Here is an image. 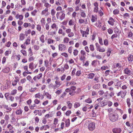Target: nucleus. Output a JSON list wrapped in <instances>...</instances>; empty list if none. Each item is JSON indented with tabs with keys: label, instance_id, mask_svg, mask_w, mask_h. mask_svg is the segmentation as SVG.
Returning a JSON list of instances; mask_svg holds the SVG:
<instances>
[{
	"label": "nucleus",
	"instance_id": "a19ab883",
	"mask_svg": "<svg viewBox=\"0 0 133 133\" xmlns=\"http://www.w3.org/2000/svg\"><path fill=\"white\" fill-rule=\"evenodd\" d=\"M47 43L48 44H52L53 43L54 41L50 38H49L48 39Z\"/></svg>",
	"mask_w": 133,
	"mask_h": 133
},
{
	"label": "nucleus",
	"instance_id": "72a5a7b5",
	"mask_svg": "<svg viewBox=\"0 0 133 133\" xmlns=\"http://www.w3.org/2000/svg\"><path fill=\"white\" fill-rule=\"evenodd\" d=\"M27 80L31 83H33L34 82L32 80L31 76L30 75L26 77Z\"/></svg>",
	"mask_w": 133,
	"mask_h": 133
},
{
	"label": "nucleus",
	"instance_id": "b1692460",
	"mask_svg": "<svg viewBox=\"0 0 133 133\" xmlns=\"http://www.w3.org/2000/svg\"><path fill=\"white\" fill-rule=\"evenodd\" d=\"M63 0H58L56 1L55 4L56 5L59 6L62 5L63 3Z\"/></svg>",
	"mask_w": 133,
	"mask_h": 133
},
{
	"label": "nucleus",
	"instance_id": "423d86ee",
	"mask_svg": "<svg viewBox=\"0 0 133 133\" xmlns=\"http://www.w3.org/2000/svg\"><path fill=\"white\" fill-rule=\"evenodd\" d=\"M95 46L97 51H98L101 52H104L105 51V49L103 48H101L98 43H95Z\"/></svg>",
	"mask_w": 133,
	"mask_h": 133
},
{
	"label": "nucleus",
	"instance_id": "e433bc0d",
	"mask_svg": "<svg viewBox=\"0 0 133 133\" xmlns=\"http://www.w3.org/2000/svg\"><path fill=\"white\" fill-rule=\"evenodd\" d=\"M69 41V38L67 37H66L64 38L63 39V42L64 43L67 44Z\"/></svg>",
	"mask_w": 133,
	"mask_h": 133
},
{
	"label": "nucleus",
	"instance_id": "1a4fd4ad",
	"mask_svg": "<svg viewBox=\"0 0 133 133\" xmlns=\"http://www.w3.org/2000/svg\"><path fill=\"white\" fill-rule=\"evenodd\" d=\"M58 50L61 51H64L66 49L65 45L63 44H60L58 45Z\"/></svg>",
	"mask_w": 133,
	"mask_h": 133
},
{
	"label": "nucleus",
	"instance_id": "774afa93",
	"mask_svg": "<svg viewBox=\"0 0 133 133\" xmlns=\"http://www.w3.org/2000/svg\"><path fill=\"white\" fill-rule=\"evenodd\" d=\"M36 29L39 32L41 31L42 29L41 25L39 24L37 25Z\"/></svg>",
	"mask_w": 133,
	"mask_h": 133
},
{
	"label": "nucleus",
	"instance_id": "4468645a",
	"mask_svg": "<svg viewBox=\"0 0 133 133\" xmlns=\"http://www.w3.org/2000/svg\"><path fill=\"white\" fill-rule=\"evenodd\" d=\"M122 66L120 63H115L113 65V68H114L118 69L117 70H121Z\"/></svg>",
	"mask_w": 133,
	"mask_h": 133
},
{
	"label": "nucleus",
	"instance_id": "680f3d73",
	"mask_svg": "<svg viewBox=\"0 0 133 133\" xmlns=\"http://www.w3.org/2000/svg\"><path fill=\"white\" fill-rule=\"evenodd\" d=\"M44 66L46 68H48L49 66V62L48 60H45L44 61Z\"/></svg>",
	"mask_w": 133,
	"mask_h": 133
},
{
	"label": "nucleus",
	"instance_id": "de8ad7c7",
	"mask_svg": "<svg viewBox=\"0 0 133 133\" xmlns=\"http://www.w3.org/2000/svg\"><path fill=\"white\" fill-rule=\"evenodd\" d=\"M108 101L107 100H104L102 102L101 104V106L103 107L108 104Z\"/></svg>",
	"mask_w": 133,
	"mask_h": 133
},
{
	"label": "nucleus",
	"instance_id": "473e14b6",
	"mask_svg": "<svg viewBox=\"0 0 133 133\" xmlns=\"http://www.w3.org/2000/svg\"><path fill=\"white\" fill-rule=\"evenodd\" d=\"M121 97L123 98L125 96L126 93L127 91L126 90L121 91Z\"/></svg>",
	"mask_w": 133,
	"mask_h": 133
},
{
	"label": "nucleus",
	"instance_id": "8fccbe9b",
	"mask_svg": "<svg viewBox=\"0 0 133 133\" xmlns=\"http://www.w3.org/2000/svg\"><path fill=\"white\" fill-rule=\"evenodd\" d=\"M37 12V10L35 9L31 12V15L32 16H35L36 15Z\"/></svg>",
	"mask_w": 133,
	"mask_h": 133
},
{
	"label": "nucleus",
	"instance_id": "20e7f679",
	"mask_svg": "<svg viewBox=\"0 0 133 133\" xmlns=\"http://www.w3.org/2000/svg\"><path fill=\"white\" fill-rule=\"evenodd\" d=\"M89 29L88 26H87V28L85 31L81 30V32L82 34V37H87V36L89 34Z\"/></svg>",
	"mask_w": 133,
	"mask_h": 133
},
{
	"label": "nucleus",
	"instance_id": "79ce46f5",
	"mask_svg": "<svg viewBox=\"0 0 133 133\" xmlns=\"http://www.w3.org/2000/svg\"><path fill=\"white\" fill-rule=\"evenodd\" d=\"M21 52L22 54L23 55L25 56H26L27 55V53L26 51L24 49H22L21 50Z\"/></svg>",
	"mask_w": 133,
	"mask_h": 133
},
{
	"label": "nucleus",
	"instance_id": "c756f323",
	"mask_svg": "<svg viewBox=\"0 0 133 133\" xmlns=\"http://www.w3.org/2000/svg\"><path fill=\"white\" fill-rule=\"evenodd\" d=\"M22 112L21 108H19L18 109H17L15 111V113L16 115H21L22 114Z\"/></svg>",
	"mask_w": 133,
	"mask_h": 133
},
{
	"label": "nucleus",
	"instance_id": "f03ea898",
	"mask_svg": "<svg viewBox=\"0 0 133 133\" xmlns=\"http://www.w3.org/2000/svg\"><path fill=\"white\" fill-rule=\"evenodd\" d=\"M86 124H89L88 127V129L90 131L94 130L95 128V123L93 122H89V120H87Z\"/></svg>",
	"mask_w": 133,
	"mask_h": 133
},
{
	"label": "nucleus",
	"instance_id": "0eeeda50",
	"mask_svg": "<svg viewBox=\"0 0 133 133\" xmlns=\"http://www.w3.org/2000/svg\"><path fill=\"white\" fill-rule=\"evenodd\" d=\"M7 128L10 133H14L15 128L11 124H8Z\"/></svg>",
	"mask_w": 133,
	"mask_h": 133
},
{
	"label": "nucleus",
	"instance_id": "69168bd1",
	"mask_svg": "<svg viewBox=\"0 0 133 133\" xmlns=\"http://www.w3.org/2000/svg\"><path fill=\"white\" fill-rule=\"evenodd\" d=\"M34 7L32 5L30 6L27 9V11H31L32 10L34 9Z\"/></svg>",
	"mask_w": 133,
	"mask_h": 133
},
{
	"label": "nucleus",
	"instance_id": "dca6fc26",
	"mask_svg": "<svg viewBox=\"0 0 133 133\" xmlns=\"http://www.w3.org/2000/svg\"><path fill=\"white\" fill-rule=\"evenodd\" d=\"M37 64L35 65L34 66V64L33 62H31L29 64V68L31 69V70H33V69L35 68L37 66Z\"/></svg>",
	"mask_w": 133,
	"mask_h": 133
},
{
	"label": "nucleus",
	"instance_id": "4c0bfd02",
	"mask_svg": "<svg viewBox=\"0 0 133 133\" xmlns=\"http://www.w3.org/2000/svg\"><path fill=\"white\" fill-rule=\"evenodd\" d=\"M46 96V97L49 99H50L51 98V95L48 92H46L44 94Z\"/></svg>",
	"mask_w": 133,
	"mask_h": 133
},
{
	"label": "nucleus",
	"instance_id": "f257e3e1",
	"mask_svg": "<svg viewBox=\"0 0 133 133\" xmlns=\"http://www.w3.org/2000/svg\"><path fill=\"white\" fill-rule=\"evenodd\" d=\"M86 56V52L83 50H81L80 52V54L79 55V60L83 62V63L85 61Z\"/></svg>",
	"mask_w": 133,
	"mask_h": 133
},
{
	"label": "nucleus",
	"instance_id": "052dcab7",
	"mask_svg": "<svg viewBox=\"0 0 133 133\" xmlns=\"http://www.w3.org/2000/svg\"><path fill=\"white\" fill-rule=\"evenodd\" d=\"M17 90L16 89H14L12 90L10 93V94L12 95H15L17 94Z\"/></svg>",
	"mask_w": 133,
	"mask_h": 133
},
{
	"label": "nucleus",
	"instance_id": "6e6552de",
	"mask_svg": "<svg viewBox=\"0 0 133 133\" xmlns=\"http://www.w3.org/2000/svg\"><path fill=\"white\" fill-rule=\"evenodd\" d=\"M109 119L110 120L113 122H114L117 121L118 119V117L117 115L112 114L109 115Z\"/></svg>",
	"mask_w": 133,
	"mask_h": 133
},
{
	"label": "nucleus",
	"instance_id": "7ed1b4c3",
	"mask_svg": "<svg viewBox=\"0 0 133 133\" xmlns=\"http://www.w3.org/2000/svg\"><path fill=\"white\" fill-rule=\"evenodd\" d=\"M56 17L58 19L61 21L65 18V14L63 11L57 12L56 14Z\"/></svg>",
	"mask_w": 133,
	"mask_h": 133
},
{
	"label": "nucleus",
	"instance_id": "5fc2aeb1",
	"mask_svg": "<svg viewBox=\"0 0 133 133\" xmlns=\"http://www.w3.org/2000/svg\"><path fill=\"white\" fill-rule=\"evenodd\" d=\"M48 87L49 89H52L53 88L54 89H55L56 88L55 87V85L52 83H51L48 86Z\"/></svg>",
	"mask_w": 133,
	"mask_h": 133
},
{
	"label": "nucleus",
	"instance_id": "37998d69",
	"mask_svg": "<svg viewBox=\"0 0 133 133\" xmlns=\"http://www.w3.org/2000/svg\"><path fill=\"white\" fill-rule=\"evenodd\" d=\"M41 25L43 26L45 25L46 21L44 18H42L40 21Z\"/></svg>",
	"mask_w": 133,
	"mask_h": 133
},
{
	"label": "nucleus",
	"instance_id": "2eb2a0df",
	"mask_svg": "<svg viewBox=\"0 0 133 133\" xmlns=\"http://www.w3.org/2000/svg\"><path fill=\"white\" fill-rule=\"evenodd\" d=\"M94 12L97 13L98 12V4L97 2H95L94 3Z\"/></svg>",
	"mask_w": 133,
	"mask_h": 133
},
{
	"label": "nucleus",
	"instance_id": "0e129e2a",
	"mask_svg": "<svg viewBox=\"0 0 133 133\" xmlns=\"http://www.w3.org/2000/svg\"><path fill=\"white\" fill-rule=\"evenodd\" d=\"M4 119L6 121L8 122L9 119V115L7 114L5 115L4 117Z\"/></svg>",
	"mask_w": 133,
	"mask_h": 133
},
{
	"label": "nucleus",
	"instance_id": "6e6d98bb",
	"mask_svg": "<svg viewBox=\"0 0 133 133\" xmlns=\"http://www.w3.org/2000/svg\"><path fill=\"white\" fill-rule=\"evenodd\" d=\"M127 103L128 105V107L130 108V107L131 103L130 102V99L129 98H128L127 99Z\"/></svg>",
	"mask_w": 133,
	"mask_h": 133
},
{
	"label": "nucleus",
	"instance_id": "a18cd8bd",
	"mask_svg": "<svg viewBox=\"0 0 133 133\" xmlns=\"http://www.w3.org/2000/svg\"><path fill=\"white\" fill-rule=\"evenodd\" d=\"M128 60L130 62H131L133 60V55H129L128 57Z\"/></svg>",
	"mask_w": 133,
	"mask_h": 133
},
{
	"label": "nucleus",
	"instance_id": "3c124183",
	"mask_svg": "<svg viewBox=\"0 0 133 133\" xmlns=\"http://www.w3.org/2000/svg\"><path fill=\"white\" fill-rule=\"evenodd\" d=\"M32 73V72H29V71H24L23 73V76L25 77L27 76V74H31Z\"/></svg>",
	"mask_w": 133,
	"mask_h": 133
},
{
	"label": "nucleus",
	"instance_id": "bf43d9fd",
	"mask_svg": "<svg viewBox=\"0 0 133 133\" xmlns=\"http://www.w3.org/2000/svg\"><path fill=\"white\" fill-rule=\"evenodd\" d=\"M51 27L53 29H55L57 28V25L55 23L53 24L51 26Z\"/></svg>",
	"mask_w": 133,
	"mask_h": 133
},
{
	"label": "nucleus",
	"instance_id": "412c9836",
	"mask_svg": "<svg viewBox=\"0 0 133 133\" xmlns=\"http://www.w3.org/2000/svg\"><path fill=\"white\" fill-rule=\"evenodd\" d=\"M97 20V16L96 15H92L91 20L92 22H94Z\"/></svg>",
	"mask_w": 133,
	"mask_h": 133
},
{
	"label": "nucleus",
	"instance_id": "39448f33",
	"mask_svg": "<svg viewBox=\"0 0 133 133\" xmlns=\"http://www.w3.org/2000/svg\"><path fill=\"white\" fill-rule=\"evenodd\" d=\"M34 97L35 98H38L41 100H43L44 98V95L39 92L35 94Z\"/></svg>",
	"mask_w": 133,
	"mask_h": 133
},
{
	"label": "nucleus",
	"instance_id": "f3484780",
	"mask_svg": "<svg viewBox=\"0 0 133 133\" xmlns=\"http://www.w3.org/2000/svg\"><path fill=\"white\" fill-rule=\"evenodd\" d=\"M123 72L124 74L129 76L131 74V70L128 68H127L124 69Z\"/></svg>",
	"mask_w": 133,
	"mask_h": 133
},
{
	"label": "nucleus",
	"instance_id": "9b49d317",
	"mask_svg": "<svg viewBox=\"0 0 133 133\" xmlns=\"http://www.w3.org/2000/svg\"><path fill=\"white\" fill-rule=\"evenodd\" d=\"M48 11L49 9L48 8H45L44 10L42 11L41 13V14L44 15L45 16H47L50 14Z\"/></svg>",
	"mask_w": 133,
	"mask_h": 133
},
{
	"label": "nucleus",
	"instance_id": "cd10ccee",
	"mask_svg": "<svg viewBox=\"0 0 133 133\" xmlns=\"http://www.w3.org/2000/svg\"><path fill=\"white\" fill-rule=\"evenodd\" d=\"M95 75L94 73H90L88 74L87 77L88 79H92L93 78Z\"/></svg>",
	"mask_w": 133,
	"mask_h": 133
},
{
	"label": "nucleus",
	"instance_id": "f704fd0d",
	"mask_svg": "<svg viewBox=\"0 0 133 133\" xmlns=\"http://www.w3.org/2000/svg\"><path fill=\"white\" fill-rule=\"evenodd\" d=\"M65 126L66 127H69L70 124V122L69 119H66L65 122Z\"/></svg>",
	"mask_w": 133,
	"mask_h": 133
},
{
	"label": "nucleus",
	"instance_id": "c03bdc74",
	"mask_svg": "<svg viewBox=\"0 0 133 133\" xmlns=\"http://www.w3.org/2000/svg\"><path fill=\"white\" fill-rule=\"evenodd\" d=\"M34 104H38L41 103V101L39 100L37 98H36L34 101Z\"/></svg>",
	"mask_w": 133,
	"mask_h": 133
},
{
	"label": "nucleus",
	"instance_id": "aec40b11",
	"mask_svg": "<svg viewBox=\"0 0 133 133\" xmlns=\"http://www.w3.org/2000/svg\"><path fill=\"white\" fill-rule=\"evenodd\" d=\"M15 79L12 82V85L13 86L16 85L18 82L19 81V78L18 77H15Z\"/></svg>",
	"mask_w": 133,
	"mask_h": 133
},
{
	"label": "nucleus",
	"instance_id": "f8f14e48",
	"mask_svg": "<svg viewBox=\"0 0 133 133\" xmlns=\"http://www.w3.org/2000/svg\"><path fill=\"white\" fill-rule=\"evenodd\" d=\"M10 68L8 66H5L3 68L2 71L4 74H7L10 71Z\"/></svg>",
	"mask_w": 133,
	"mask_h": 133
},
{
	"label": "nucleus",
	"instance_id": "4be33fe9",
	"mask_svg": "<svg viewBox=\"0 0 133 133\" xmlns=\"http://www.w3.org/2000/svg\"><path fill=\"white\" fill-rule=\"evenodd\" d=\"M55 87L56 88H58L62 84V82L58 80H56L55 81Z\"/></svg>",
	"mask_w": 133,
	"mask_h": 133
},
{
	"label": "nucleus",
	"instance_id": "864d4df0",
	"mask_svg": "<svg viewBox=\"0 0 133 133\" xmlns=\"http://www.w3.org/2000/svg\"><path fill=\"white\" fill-rule=\"evenodd\" d=\"M80 15L83 18H85L86 17L85 13L84 11H82L81 12Z\"/></svg>",
	"mask_w": 133,
	"mask_h": 133
},
{
	"label": "nucleus",
	"instance_id": "5701e85b",
	"mask_svg": "<svg viewBox=\"0 0 133 133\" xmlns=\"http://www.w3.org/2000/svg\"><path fill=\"white\" fill-rule=\"evenodd\" d=\"M3 107L6 110V112L8 113L10 112L12 110L11 109L10 107H8V105H3Z\"/></svg>",
	"mask_w": 133,
	"mask_h": 133
},
{
	"label": "nucleus",
	"instance_id": "603ef678",
	"mask_svg": "<svg viewBox=\"0 0 133 133\" xmlns=\"http://www.w3.org/2000/svg\"><path fill=\"white\" fill-rule=\"evenodd\" d=\"M84 102L88 103H92V100L90 98H89L88 99H85Z\"/></svg>",
	"mask_w": 133,
	"mask_h": 133
},
{
	"label": "nucleus",
	"instance_id": "6ab92c4d",
	"mask_svg": "<svg viewBox=\"0 0 133 133\" xmlns=\"http://www.w3.org/2000/svg\"><path fill=\"white\" fill-rule=\"evenodd\" d=\"M75 21L73 19H70L68 25L70 26L74 25V28L76 27V24H75Z\"/></svg>",
	"mask_w": 133,
	"mask_h": 133
},
{
	"label": "nucleus",
	"instance_id": "09e8293b",
	"mask_svg": "<svg viewBox=\"0 0 133 133\" xmlns=\"http://www.w3.org/2000/svg\"><path fill=\"white\" fill-rule=\"evenodd\" d=\"M66 103L68 105V108L69 109H71L72 107V104L69 101H67Z\"/></svg>",
	"mask_w": 133,
	"mask_h": 133
},
{
	"label": "nucleus",
	"instance_id": "a211bd4d",
	"mask_svg": "<svg viewBox=\"0 0 133 133\" xmlns=\"http://www.w3.org/2000/svg\"><path fill=\"white\" fill-rule=\"evenodd\" d=\"M42 2L44 4V6L46 8H50L51 6V4L48 3L46 0H43Z\"/></svg>",
	"mask_w": 133,
	"mask_h": 133
},
{
	"label": "nucleus",
	"instance_id": "393cba45",
	"mask_svg": "<svg viewBox=\"0 0 133 133\" xmlns=\"http://www.w3.org/2000/svg\"><path fill=\"white\" fill-rule=\"evenodd\" d=\"M112 131L114 133H120L121 130L120 128H115L112 129Z\"/></svg>",
	"mask_w": 133,
	"mask_h": 133
},
{
	"label": "nucleus",
	"instance_id": "9d476101",
	"mask_svg": "<svg viewBox=\"0 0 133 133\" xmlns=\"http://www.w3.org/2000/svg\"><path fill=\"white\" fill-rule=\"evenodd\" d=\"M42 76L43 75L42 73H39L38 75L34 76L33 78V79L35 81L37 82L39 79H40L42 78Z\"/></svg>",
	"mask_w": 133,
	"mask_h": 133
},
{
	"label": "nucleus",
	"instance_id": "a878e982",
	"mask_svg": "<svg viewBox=\"0 0 133 133\" xmlns=\"http://www.w3.org/2000/svg\"><path fill=\"white\" fill-rule=\"evenodd\" d=\"M25 35L23 33H21L19 35V39L20 41H23L25 38Z\"/></svg>",
	"mask_w": 133,
	"mask_h": 133
},
{
	"label": "nucleus",
	"instance_id": "e2e57ef3",
	"mask_svg": "<svg viewBox=\"0 0 133 133\" xmlns=\"http://www.w3.org/2000/svg\"><path fill=\"white\" fill-rule=\"evenodd\" d=\"M78 51L77 49H75L74 50L73 54L74 56H76L78 55Z\"/></svg>",
	"mask_w": 133,
	"mask_h": 133
},
{
	"label": "nucleus",
	"instance_id": "7c9ffc66",
	"mask_svg": "<svg viewBox=\"0 0 133 133\" xmlns=\"http://www.w3.org/2000/svg\"><path fill=\"white\" fill-rule=\"evenodd\" d=\"M44 35L42 34L39 37L40 41L42 43H44L45 42V40H44Z\"/></svg>",
	"mask_w": 133,
	"mask_h": 133
},
{
	"label": "nucleus",
	"instance_id": "bb28decb",
	"mask_svg": "<svg viewBox=\"0 0 133 133\" xmlns=\"http://www.w3.org/2000/svg\"><path fill=\"white\" fill-rule=\"evenodd\" d=\"M15 17L17 19H18L19 20H22L23 18V16L22 15H19L18 14L16 15Z\"/></svg>",
	"mask_w": 133,
	"mask_h": 133
},
{
	"label": "nucleus",
	"instance_id": "49530a36",
	"mask_svg": "<svg viewBox=\"0 0 133 133\" xmlns=\"http://www.w3.org/2000/svg\"><path fill=\"white\" fill-rule=\"evenodd\" d=\"M89 48L91 51L93 52L95 50V47L94 45L92 44L89 45Z\"/></svg>",
	"mask_w": 133,
	"mask_h": 133
},
{
	"label": "nucleus",
	"instance_id": "c9c22d12",
	"mask_svg": "<svg viewBox=\"0 0 133 133\" xmlns=\"http://www.w3.org/2000/svg\"><path fill=\"white\" fill-rule=\"evenodd\" d=\"M97 60L93 61L91 63V65L92 66L96 67L97 66Z\"/></svg>",
	"mask_w": 133,
	"mask_h": 133
},
{
	"label": "nucleus",
	"instance_id": "2f4dec72",
	"mask_svg": "<svg viewBox=\"0 0 133 133\" xmlns=\"http://www.w3.org/2000/svg\"><path fill=\"white\" fill-rule=\"evenodd\" d=\"M58 33L59 34H62L63 36H64L66 35V34L64 32H63V30L62 29L60 28L59 29L58 31Z\"/></svg>",
	"mask_w": 133,
	"mask_h": 133
},
{
	"label": "nucleus",
	"instance_id": "58836bf2",
	"mask_svg": "<svg viewBox=\"0 0 133 133\" xmlns=\"http://www.w3.org/2000/svg\"><path fill=\"white\" fill-rule=\"evenodd\" d=\"M11 52V50H7L4 53V55L6 56H8L9 54H10Z\"/></svg>",
	"mask_w": 133,
	"mask_h": 133
},
{
	"label": "nucleus",
	"instance_id": "ddd939ff",
	"mask_svg": "<svg viewBox=\"0 0 133 133\" xmlns=\"http://www.w3.org/2000/svg\"><path fill=\"white\" fill-rule=\"evenodd\" d=\"M58 122V119L56 118H54L53 121V125L52 126L53 128H55L56 127H58L59 125Z\"/></svg>",
	"mask_w": 133,
	"mask_h": 133
},
{
	"label": "nucleus",
	"instance_id": "ea45409f",
	"mask_svg": "<svg viewBox=\"0 0 133 133\" xmlns=\"http://www.w3.org/2000/svg\"><path fill=\"white\" fill-rule=\"evenodd\" d=\"M6 2H7L4 0L2 1L1 3L2 8H4L6 6Z\"/></svg>",
	"mask_w": 133,
	"mask_h": 133
},
{
	"label": "nucleus",
	"instance_id": "c85d7f7f",
	"mask_svg": "<svg viewBox=\"0 0 133 133\" xmlns=\"http://www.w3.org/2000/svg\"><path fill=\"white\" fill-rule=\"evenodd\" d=\"M115 21L112 17H110L109 20V24L111 25H113L114 24Z\"/></svg>",
	"mask_w": 133,
	"mask_h": 133
},
{
	"label": "nucleus",
	"instance_id": "338daca9",
	"mask_svg": "<svg viewBox=\"0 0 133 133\" xmlns=\"http://www.w3.org/2000/svg\"><path fill=\"white\" fill-rule=\"evenodd\" d=\"M30 40L29 38H27L26 39V41L24 43V44H26V45H28L30 44Z\"/></svg>",
	"mask_w": 133,
	"mask_h": 133
},
{
	"label": "nucleus",
	"instance_id": "4d7b16f0",
	"mask_svg": "<svg viewBox=\"0 0 133 133\" xmlns=\"http://www.w3.org/2000/svg\"><path fill=\"white\" fill-rule=\"evenodd\" d=\"M16 122V119L15 117H11L10 122L12 124H14Z\"/></svg>",
	"mask_w": 133,
	"mask_h": 133
},
{
	"label": "nucleus",
	"instance_id": "13d9d810",
	"mask_svg": "<svg viewBox=\"0 0 133 133\" xmlns=\"http://www.w3.org/2000/svg\"><path fill=\"white\" fill-rule=\"evenodd\" d=\"M62 90L61 89H60L56 90L55 92V94L57 95H59L62 92Z\"/></svg>",
	"mask_w": 133,
	"mask_h": 133
}]
</instances>
